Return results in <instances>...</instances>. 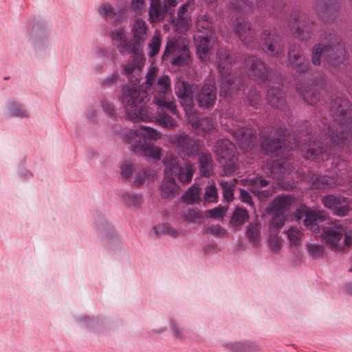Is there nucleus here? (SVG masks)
Returning <instances> with one entry per match:
<instances>
[{
    "label": "nucleus",
    "instance_id": "obj_1",
    "mask_svg": "<svg viewBox=\"0 0 352 352\" xmlns=\"http://www.w3.org/2000/svg\"><path fill=\"white\" fill-rule=\"evenodd\" d=\"M330 111L335 122L329 126L328 133L324 129H319L314 140L310 142L302 150V155L306 159L320 160L321 156L323 160L324 157L328 159L331 155L335 158L332 162L337 170L335 175L314 176L311 178V188L314 189L331 188L346 182L352 187V168H349L344 160L335 157V154L352 138L350 126L352 123L351 104L348 100L337 97L331 102Z\"/></svg>",
    "mask_w": 352,
    "mask_h": 352
},
{
    "label": "nucleus",
    "instance_id": "obj_2",
    "mask_svg": "<svg viewBox=\"0 0 352 352\" xmlns=\"http://www.w3.org/2000/svg\"><path fill=\"white\" fill-rule=\"evenodd\" d=\"M128 118L133 121L155 122L161 126L167 129H174L177 124L162 109L157 115L150 108L145 107L150 100V96L146 91L137 89L134 86H126L123 89L120 97Z\"/></svg>",
    "mask_w": 352,
    "mask_h": 352
},
{
    "label": "nucleus",
    "instance_id": "obj_3",
    "mask_svg": "<svg viewBox=\"0 0 352 352\" xmlns=\"http://www.w3.org/2000/svg\"><path fill=\"white\" fill-rule=\"evenodd\" d=\"M295 218L298 222L303 220L305 226L313 232H319L321 229L320 236L331 250H343L342 239L345 234V229L340 221L327 219L321 212H314L306 207L297 209Z\"/></svg>",
    "mask_w": 352,
    "mask_h": 352
},
{
    "label": "nucleus",
    "instance_id": "obj_4",
    "mask_svg": "<svg viewBox=\"0 0 352 352\" xmlns=\"http://www.w3.org/2000/svg\"><path fill=\"white\" fill-rule=\"evenodd\" d=\"M157 69H151L146 75L145 86L142 88L147 93V89L152 90L153 103L159 109H166L171 113L177 115V106L172 95L171 80L168 75H163L156 79Z\"/></svg>",
    "mask_w": 352,
    "mask_h": 352
},
{
    "label": "nucleus",
    "instance_id": "obj_5",
    "mask_svg": "<svg viewBox=\"0 0 352 352\" xmlns=\"http://www.w3.org/2000/svg\"><path fill=\"white\" fill-rule=\"evenodd\" d=\"M161 133L149 127L142 126L140 129L129 130L124 135V141L131 146V150L136 154L160 159L161 148L149 142L146 138L157 140L160 138Z\"/></svg>",
    "mask_w": 352,
    "mask_h": 352
},
{
    "label": "nucleus",
    "instance_id": "obj_6",
    "mask_svg": "<svg viewBox=\"0 0 352 352\" xmlns=\"http://www.w3.org/2000/svg\"><path fill=\"white\" fill-rule=\"evenodd\" d=\"M216 56L220 74V95L225 98H231L243 86L241 77H235L232 72L234 58L224 47L218 50Z\"/></svg>",
    "mask_w": 352,
    "mask_h": 352
},
{
    "label": "nucleus",
    "instance_id": "obj_7",
    "mask_svg": "<svg viewBox=\"0 0 352 352\" xmlns=\"http://www.w3.org/2000/svg\"><path fill=\"white\" fill-rule=\"evenodd\" d=\"M323 41L314 46L311 53V62L314 65H320L323 57L332 66H338L346 59V52L339 36L329 34Z\"/></svg>",
    "mask_w": 352,
    "mask_h": 352
},
{
    "label": "nucleus",
    "instance_id": "obj_8",
    "mask_svg": "<svg viewBox=\"0 0 352 352\" xmlns=\"http://www.w3.org/2000/svg\"><path fill=\"white\" fill-rule=\"evenodd\" d=\"M288 65L298 74H305L317 86L324 80V76L319 72L314 74L310 69L309 58L306 56L300 43H292L287 52Z\"/></svg>",
    "mask_w": 352,
    "mask_h": 352
},
{
    "label": "nucleus",
    "instance_id": "obj_9",
    "mask_svg": "<svg viewBox=\"0 0 352 352\" xmlns=\"http://www.w3.org/2000/svg\"><path fill=\"white\" fill-rule=\"evenodd\" d=\"M287 24L295 38L301 41L311 38L314 21L304 12L298 10L293 11Z\"/></svg>",
    "mask_w": 352,
    "mask_h": 352
},
{
    "label": "nucleus",
    "instance_id": "obj_10",
    "mask_svg": "<svg viewBox=\"0 0 352 352\" xmlns=\"http://www.w3.org/2000/svg\"><path fill=\"white\" fill-rule=\"evenodd\" d=\"M286 131L283 128H274L268 126L266 129L261 131L262 139L261 146L265 153L272 156H278L283 149L282 138L285 136Z\"/></svg>",
    "mask_w": 352,
    "mask_h": 352
},
{
    "label": "nucleus",
    "instance_id": "obj_11",
    "mask_svg": "<svg viewBox=\"0 0 352 352\" xmlns=\"http://www.w3.org/2000/svg\"><path fill=\"white\" fill-rule=\"evenodd\" d=\"M169 142L175 146L178 155L183 160H185L186 157H195L201 147L200 140L184 133L170 136Z\"/></svg>",
    "mask_w": 352,
    "mask_h": 352
},
{
    "label": "nucleus",
    "instance_id": "obj_12",
    "mask_svg": "<svg viewBox=\"0 0 352 352\" xmlns=\"http://www.w3.org/2000/svg\"><path fill=\"white\" fill-rule=\"evenodd\" d=\"M214 152L217 160L221 163L228 173L236 170L237 156L235 146L228 140H219L214 146Z\"/></svg>",
    "mask_w": 352,
    "mask_h": 352
},
{
    "label": "nucleus",
    "instance_id": "obj_13",
    "mask_svg": "<svg viewBox=\"0 0 352 352\" xmlns=\"http://www.w3.org/2000/svg\"><path fill=\"white\" fill-rule=\"evenodd\" d=\"M174 58L170 61L173 65L185 66L191 60L190 52L188 46L175 40H169L162 55L163 60H168L170 56Z\"/></svg>",
    "mask_w": 352,
    "mask_h": 352
},
{
    "label": "nucleus",
    "instance_id": "obj_14",
    "mask_svg": "<svg viewBox=\"0 0 352 352\" xmlns=\"http://www.w3.org/2000/svg\"><path fill=\"white\" fill-rule=\"evenodd\" d=\"M166 166L165 172L171 177H176L182 183H190L195 171L193 164L185 162L182 166L177 157H166L164 160Z\"/></svg>",
    "mask_w": 352,
    "mask_h": 352
},
{
    "label": "nucleus",
    "instance_id": "obj_15",
    "mask_svg": "<svg viewBox=\"0 0 352 352\" xmlns=\"http://www.w3.org/2000/svg\"><path fill=\"white\" fill-rule=\"evenodd\" d=\"M197 87L196 85L189 84L184 81H179L175 84V94L179 99L186 116L192 112Z\"/></svg>",
    "mask_w": 352,
    "mask_h": 352
},
{
    "label": "nucleus",
    "instance_id": "obj_16",
    "mask_svg": "<svg viewBox=\"0 0 352 352\" xmlns=\"http://www.w3.org/2000/svg\"><path fill=\"white\" fill-rule=\"evenodd\" d=\"M244 67L247 74L256 80L264 82L268 77L266 65L256 56H248L244 60Z\"/></svg>",
    "mask_w": 352,
    "mask_h": 352
},
{
    "label": "nucleus",
    "instance_id": "obj_17",
    "mask_svg": "<svg viewBox=\"0 0 352 352\" xmlns=\"http://www.w3.org/2000/svg\"><path fill=\"white\" fill-rule=\"evenodd\" d=\"M324 206L339 217L347 215L350 211L349 198L340 195H328L322 197Z\"/></svg>",
    "mask_w": 352,
    "mask_h": 352
},
{
    "label": "nucleus",
    "instance_id": "obj_18",
    "mask_svg": "<svg viewBox=\"0 0 352 352\" xmlns=\"http://www.w3.org/2000/svg\"><path fill=\"white\" fill-rule=\"evenodd\" d=\"M261 43L266 52L272 56H278L283 53L284 42L274 31L264 30L261 36Z\"/></svg>",
    "mask_w": 352,
    "mask_h": 352
},
{
    "label": "nucleus",
    "instance_id": "obj_19",
    "mask_svg": "<svg viewBox=\"0 0 352 352\" xmlns=\"http://www.w3.org/2000/svg\"><path fill=\"white\" fill-rule=\"evenodd\" d=\"M230 133L236 140L239 146L243 151L248 152L251 150L256 143V137L253 131L243 126L232 128Z\"/></svg>",
    "mask_w": 352,
    "mask_h": 352
},
{
    "label": "nucleus",
    "instance_id": "obj_20",
    "mask_svg": "<svg viewBox=\"0 0 352 352\" xmlns=\"http://www.w3.org/2000/svg\"><path fill=\"white\" fill-rule=\"evenodd\" d=\"M142 66L143 58H142V52L138 54H133L131 58L124 65V74L133 85H125L124 87L126 86H134L138 89L143 90L135 85L140 78Z\"/></svg>",
    "mask_w": 352,
    "mask_h": 352
},
{
    "label": "nucleus",
    "instance_id": "obj_21",
    "mask_svg": "<svg viewBox=\"0 0 352 352\" xmlns=\"http://www.w3.org/2000/svg\"><path fill=\"white\" fill-rule=\"evenodd\" d=\"M195 8L194 1H188L179 9L177 18L174 21L177 31L183 33L188 30L192 24L191 14Z\"/></svg>",
    "mask_w": 352,
    "mask_h": 352
},
{
    "label": "nucleus",
    "instance_id": "obj_22",
    "mask_svg": "<svg viewBox=\"0 0 352 352\" xmlns=\"http://www.w3.org/2000/svg\"><path fill=\"white\" fill-rule=\"evenodd\" d=\"M216 99V88L214 85H205L201 88L197 87L196 101L200 108L205 109L212 107Z\"/></svg>",
    "mask_w": 352,
    "mask_h": 352
},
{
    "label": "nucleus",
    "instance_id": "obj_23",
    "mask_svg": "<svg viewBox=\"0 0 352 352\" xmlns=\"http://www.w3.org/2000/svg\"><path fill=\"white\" fill-rule=\"evenodd\" d=\"M234 31L239 39L249 47H254V32L250 22L245 18H238L235 24Z\"/></svg>",
    "mask_w": 352,
    "mask_h": 352
},
{
    "label": "nucleus",
    "instance_id": "obj_24",
    "mask_svg": "<svg viewBox=\"0 0 352 352\" xmlns=\"http://www.w3.org/2000/svg\"><path fill=\"white\" fill-rule=\"evenodd\" d=\"M340 6L337 0H317L316 10L319 16L327 21L335 20L338 16Z\"/></svg>",
    "mask_w": 352,
    "mask_h": 352
},
{
    "label": "nucleus",
    "instance_id": "obj_25",
    "mask_svg": "<svg viewBox=\"0 0 352 352\" xmlns=\"http://www.w3.org/2000/svg\"><path fill=\"white\" fill-rule=\"evenodd\" d=\"M148 26L146 22L142 19H137L135 21L133 28V38L132 45L133 49L140 54L142 51V45L147 38Z\"/></svg>",
    "mask_w": 352,
    "mask_h": 352
},
{
    "label": "nucleus",
    "instance_id": "obj_26",
    "mask_svg": "<svg viewBox=\"0 0 352 352\" xmlns=\"http://www.w3.org/2000/svg\"><path fill=\"white\" fill-rule=\"evenodd\" d=\"M112 41L121 54L126 52L138 54L132 45V40H128L126 31L124 28H116L112 32Z\"/></svg>",
    "mask_w": 352,
    "mask_h": 352
},
{
    "label": "nucleus",
    "instance_id": "obj_27",
    "mask_svg": "<svg viewBox=\"0 0 352 352\" xmlns=\"http://www.w3.org/2000/svg\"><path fill=\"white\" fill-rule=\"evenodd\" d=\"M263 168L265 173L278 179L279 175L289 173L293 169V166L288 160L278 159L267 161Z\"/></svg>",
    "mask_w": 352,
    "mask_h": 352
},
{
    "label": "nucleus",
    "instance_id": "obj_28",
    "mask_svg": "<svg viewBox=\"0 0 352 352\" xmlns=\"http://www.w3.org/2000/svg\"><path fill=\"white\" fill-rule=\"evenodd\" d=\"M192 113L187 115L188 120L198 135H204L214 129V122L211 118L208 117L201 118Z\"/></svg>",
    "mask_w": 352,
    "mask_h": 352
},
{
    "label": "nucleus",
    "instance_id": "obj_29",
    "mask_svg": "<svg viewBox=\"0 0 352 352\" xmlns=\"http://www.w3.org/2000/svg\"><path fill=\"white\" fill-rule=\"evenodd\" d=\"M168 13L172 14V11L166 5H163L160 0H151L148 11L151 23L162 21Z\"/></svg>",
    "mask_w": 352,
    "mask_h": 352
},
{
    "label": "nucleus",
    "instance_id": "obj_30",
    "mask_svg": "<svg viewBox=\"0 0 352 352\" xmlns=\"http://www.w3.org/2000/svg\"><path fill=\"white\" fill-rule=\"evenodd\" d=\"M269 184V182L262 177H254L248 180V185L250 190L260 199L270 197L272 194V190H262L265 186Z\"/></svg>",
    "mask_w": 352,
    "mask_h": 352
},
{
    "label": "nucleus",
    "instance_id": "obj_31",
    "mask_svg": "<svg viewBox=\"0 0 352 352\" xmlns=\"http://www.w3.org/2000/svg\"><path fill=\"white\" fill-rule=\"evenodd\" d=\"M161 194L165 199H173L179 194L180 189L175 179L165 173L164 179L161 185Z\"/></svg>",
    "mask_w": 352,
    "mask_h": 352
},
{
    "label": "nucleus",
    "instance_id": "obj_32",
    "mask_svg": "<svg viewBox=\"0 0 352 352\" xmlns=\"http://www.w3.org/2000/svg\"><path fill=\"white\" fill-rule=\"evenodd\" d=\"M207 3H212L217 0H204ZM261 0H227L230 8L235 12H247L258 6Z\"/></svg>",
    "mask_w": 352,
    "mask_h": 352
},
{
    "label": "nucleus",
    "instance_id": "obj_33",
    "mask_svg": "<svg viewBox=\"0 0 352 352\" xmlns=\"http://www.w3.org/2000/svg\"><path fill=\"white\" fill-rule=\"evenodd\" d=\"M268 104L274 108H281L285 104V94L280 86L271 87L267 93Z\"/></svg>",
    "mask_w": 352,
    "mask_h": 352
},
{
    "label": "nucleus",
    "instance_id": "obj_34",
    "mask_svg": "<svg viewBox=\"0 0 352 352\" xmlns=\"http://www.w3.org/2000/svg\"><path fill=\"white\" fill-rule=\"evenodd\" d=\"M208 36H198L196 38L197 54L204 61L207 60L210 55L211 46Z\"/></svg>",
    "mask_w": 352,
    "mask_h": 352
},
{
    "label": "nucleus",
    "instance_id": "obj_35",
    "mask_svg": "<svg viewBox=\"0 0 352 352\" xmlns=\"http://www.w3.org/2000/svg\"><path fill=\"white\" fill-rule=\"evenodd\" d=\"M199 168L201 175L209 177L212 172L213 161L208 152H201L198 158Z\"/></svg>",
    "mask_w": 352,
    "mask_h": 352
},
{
    "label": "nucleus",
    "instance_id": "obj_36",
    "mask_svg": "<svg viewBox=\"0 0 352 352\" xmlns=\"http://www.w3.org/2000/svg\"><path fill=\"white\" fill-rule=\"evenodd\" d=\"M298 91L304 100L309 104L316 105L319 101L318 90L313 87L303 85L298 87Z\"/></svg>",
    "mask_w": 352,
    "mask_h": 352
},
{
    "label": "nucleus",
    "instance_id": "obj_37",
    "mask_svg": "<svg viewBox=\"0 0 352 352\" xmlns=\"http://www.w3.org/2000/svg\"><path fill=\"white\" fill-rule=\"evenodd\" d=\"M226 346L232 352H256L258 348L257 344L249 340L228 343Z\"/></svg>",
    "mask_w": 352,
    "mask_h": 352
},
{
    "label": "nucleus",
    "instance_id": "obj_38",
    "mask_svg": "<svg viewBox=\"0 0 352 352\" xmlns=\"http://www.w3.org/2000/svg\"><path fill=\"white\" fill-rule=\"evenodd\" d=\"M294 204V199L290 195H281L276 197L272 203V210L274 212H283L288 210Z\"/></svg>",
    "mask_w": 352,
    "mask_h": 352
},
{
    "label": "nucleus",
    "instance_id": "obj_39",
    "mask_svg": "<svg viewBox=\"0 0 352 352\" xmlns=\"http://www.w3.org/2000/svg\"><path fill=\"white\" fill-rule=\"evenodd\" d=\"M6 113L8 116L28 118V113L25 108L20 103L14 101L8 102L6 107Z\"/></svg>",
    "mask_w": 352,
    "mask_h": 352
},
{
    "label": "nucleus",
    "instance_id": "obj_40",
    "mask_svg": "<svg viewBox=\"0 0 352 352\" xmlns=\"http://www.w3.org/2000/svg\"><path fill=\"white\" fill-rule=\"evenodd\" d=\"M249 219L248 212L245 209L237 207L233 212L230 223L234 226H239L245 223Z\"/></svg>",
    "mask_w": 352,
    "mask_h": 352
},
{
    "label": "nucleus",
    "instance_id": "obj_41",
    "mask_svg": "<svg viewBox=\"0 0 352 352\" xmlns=\"http://www.w3.org/2000/svg\"><path fill=\"white\" fill-rule=\"evenodd\" d=\"M235 184V180L230 182H221L220 184L223 189V198L228 202H230L233 199Z\"/></svg>",
    "mask_w": 352,
    "mask_h": 352
},
{
    "label": "nucleus",
    "instance_id": "obj_42",
    "mask_svg": "<svg viewBox=\"0 0 352 352\" xmlns=\"http://www.w3.org/2000/svg\"><path fill=\"white\" fill-rule=\"evenodd\" d=\"M157 235L160 234H168L172 237H177L179 236V232L174 229L168 223H162L153 228Z\"/></svg>",
    "mask_w": 352,
    "mask_h": 352
},
{
    "label": "nucleus",
    "instance_id": "obj_43",
    "mask_svg": "<svg viewBox=\"0 0 352 352\" xmlns=\"http://www.w3.org/2000/svg\"><path fill=\"white\" fill-rule=\"evenodd\" d=\"M196 27L199 32H203L207 31L208 34L206 36H212L214 30L212 27L210 17L204 16V18H201L196 22Z\"/></svg>",
    "mask_w": 352,
    "mask_h": 352
},
{
    "label": "nucleus",
    "instance_id": "obj_44",
    "mask_svg": "<svg viewBox=\"0 0 352 352\" xmlns=\"http://www.w3.org/2000/svg\"><path fill=\"white\" fill-rule=\"evenodd\" d=\"M99 14L107 20L114 19L117 14L113 8L108 3H104L98 8Z\"/></svg>",
    "mask_w": 352,
    "mask_h": 352
},
{
    "label": "nucleus",
    "instance_id": "obj_45",
    "mask_svg": "<svg viewBox=\"0 0 352 352\" xmlns=\"http://www.w3.org/2000/svg\"><path fill=\"white\" fill-rule=\"evenodd\" d=\"M302 234L296 228H291L287 231V237L292 246H298L301 241Z\"/></svg>",
    "mask_w": 352,
    "mask_h": 352
},
{
    "label": "nucleus",
    "instance_id": "obj_46",
    "mask_svg": "<svg viewBox=\"0 0 352 352\" xmlns=\"http://www.w3.org/2000/svg\"><path fill=\"white\" fill-rule=\"evenodd\" d=\"M162 39L159 35H154L148 44L149 52L151 57L155 56L160 49Z\"/></svg>",
    "mask_w": 352,
    "mask_h": 352
},
{
    "label": "nucleus",
    "instance_id": "obj_47",
    "mask_svg": "<svg viewBox=\"0 0 352 352\" xmlns=\"http://www.w3.org/2000/svg\"><path fill=\"white\" fill-rule=\"evenodd\" d=\"M122 200L126 205L131 207H138L141 204V197L137 194L125 193Z\"/></svg>",
    "mask_w": 352,
    "mask_h": 352
},
{
    "label": "nucleus",
    "instance_id": "obj_48",
    "mask_svg": "<svg viewBox=\"0 0 352 352\" xmlns=\"http://www.w3.org/2000/svg\"><path fill=\"white\" fill-rule=\"evenodd\" d=\"M199 189L197 187L189 188L183 196L185 202L188 204H194L199 199Z\"/></svg>",
    "mask_w": 352,
    "mask_h": 352
},
{
    "label": "nucleus",
    "instance_id": "obj_49",
    "mask_svg": "<svg viewBox=\"0 0 352 352\" xmlns=\"http://www.w3.org/2000/svg\"><path fill=\"white\" fill-rule=\"evenodd\" d=\"M307 248L309 254L314 258L321 257L324 252V246L322 245L308 243Z\"/></svg>",
    "mask_w": 352,
    "mask_h": 352
},
{
    "label": "nucleus",
    "instance_id": "obj_50",
    "mask_svg": "<svg viewBox=\"0 0 352 352\" xmlns=\"http://www.w3.org/2000/svg\"><path fill=\"white\" fill-rule=\"evenodd\" d=\"M247 235L250 241L256 244L260 235L258 226L256 224H250L247 229Z\"/></svg>",
    "mask_w": 352,
    "mask_h": 352
},
{
    "label": "nucleus",
    "instance_id": "obj_51",
    "mask_svg": "<svg viewBox=\"0 0 352 352\" xmlns=\"http://www.w3.org/2000/svg\"><path fill=\"white\" fill-rule=\"evenodd\" d=\"M218 197L217 189L214 185H210L206 188L204 199L207 202H214Z\"/></svg>",
    "mask_w": 352,
    "mask_h": 352
},
{
    "label": "nucleus",
    "instance_id": "obj_52",
    "mask_svg": "<svg viewBox=\"0 0 352 352\" xmlns=\"http://www.w3.org/2000/svg\"><path fill=\"white\" fill-rule=\"evenodd\" d=\"M285 217L283 212H274V215L271 221V225L277 230H279L284 224Z\"/></svg>",
    "mask_w": 352,
    "mask_h": 352
},
{
    "label": "nucleus",
    "instance_id": "obj_53",
    "mask_svg": "<svg viewBox=\"0 0 352 352\" xmlns=\"http://www.w3.org/2000/svg\"><path fill=\"white\" fill-rule=\"evenodd\" d=\"M248 100L250 105L256 107L261 101V94L256 89H251L248 94Z\"/></svg>",
    "mask_w": 352,
    "mask_h": 352
},
{
    "label": "nucleus",
    "instance_id": "obj_54",
    "mask_svg": "<svg viewBox=\"0 0 352 352\" xmlns=\"http://www.w3.org/2000/svg\"><path fill=\"white\" fill-rule=\"evenodd\" d=\"M133 170L134 168L131 162H126L121 166V175L125 179H128L131 177Z\"/></svg>",
    "mask_w": 352,
    "mask_h": 352
},
{
    "label": "nucleus",
    "instance_id": "obj_55",
    "mask_svg": "<svg viewBox=\"0 0 352 352\" xmlns=\"http://www.w3.org/2000/svg\"><path fill=\"white\" fill-rule=\"evenodd\" d=\"M270 245L273 252H278L280 247L282 243L281 239L277 235H270L269 238Z\"/></svg>",
    "mask_w": 352,
    "mask_h": 352
},
{
    "label": "nucleus",
    "instance_id": "obj_56",
    "mask_svg": "<svg viewBox=\"0 0 352 352\" xmlns=\"http://www.w3.org/2000/svg\"><path fill=\"white\" fill-rule=\"evenodd\" d=\"M148 174L151 175V170H142L136 174L135 179L133 181L134 186L138 187L144 184V182Z\"/></svg>",
    "mask_w": 352,
    "mask_h": 352
},
{
    "label": "nucleus",
    "instance_id": "obj_57",
    "mask_svg": "<svg viewBox=\"0 0 352 352\" xmlns=\"http://www.w3.org/2000/svg\"><path fill=\"white\" fill-rule=\"evenodd\" d=\"M131 9L136 14H141L144 9V0H132Z\"/></svg>",
    "mask_w": 352,
    "mask_h": 352
},
{
    "label": "nucleus",
    "instance_id": "obj_58",
    "mask_svg": "<svg viewBox=\"0 0 352 352\" xmlns=\"http://www.w3.org/2000/svg\"><path fill=\"white\" fill-rule=\"evenodd\" d=\"M208 230L211 234L216 236H224L226 234V231L219 225L212 226Z\"/></svg>",
    "mask_w": 352,
    "mask_h": 352
},
{
    "label": "nucleus",
    "instance_id": "obj_59",
    "mask_svg": "<svg viewBox=\"0 0 352 352\" xmlns=\"http://www.w3.org/2000/svg\"><path fill=\"white\" fill-rule=\"evenodd\" d=\"M118 78V74H116V73L112 74L109 75L108 77H107L105 79H104L102 80V83L104 85H108V86L112 85L117 82Z\"/></svg>",
    "mask_w": 352,
    "mask_h": 352
},
{
    "label": "nucleus",
    "instance_id": "obj_60",
    "mask_svg": "<svg viewBox=\"0 0 352 352\" xmlns=\"http://www.w3.org/2000/svg\"><path fill=\"white\" fill-rule=\"evenodd\" d=\"M102 107L103 110L109 115L113 116L115 113V109L113 104L107 101L102 102Z\"/></svg>",
    "mask_w": 352,
    "mask_h": 352
},
{
    "label": "nucleus",
    "instance_id": "obj_61",
    "mask_svg": "<svg viewBox=\"0 0 352 352\" xmlns=\"http://www.w3.org/2000/svg\"><path fill=\"white\" fill-rule=\"evenodd\" d=\"M225 212L226 210L221 208H214L208 211L209 215L214 218H219L223 217Z\"/></svg>",
    "mask_w": 352,
    "mask_h": 352
},
{
    "label": "nucleus",
    "instance_id": "obj_62",
    "mask_svg": "<svg viewBox=\"0 0 352 352\" xmlns=\"http://www.w3.org/2000/svg\"><path fill=\"white\" fill-rule=\"evenodd\" d=\"M240 197L243 202L252 204V198L248 192H247L245 190H240Z\"/></svg>",
    "mask_w": 352,
    "mask_h": 352
},
{
    "label": "nucleus",
    "instance_id": "obj_63",
    "mask_svg": "<svg viewBox=\"0 0 352 352\" xmlns=\"http://www.w3.org/2000/svg\"><path fill=\"white\" fill-rule=\"evenodd\" d=\"M284 7V5L282 2L276 3V5L273 6V10H269V12L271 14H276L277 12L280 11V10Z\"/></svg>",
    "mask_w": 352,
    "mask_h": 352
},
{
    "label": "nucleus",
    "instance_id": "obj_64",
    "mask_svg": "<svg viewBox=\"0 0 352 352\" xmlns=\"http://www.w3.org/2000/svg\"><path fill=\"white\" fill-rule=\"evenodd\" d=\"M342 243L343 248L344 246H350L351 245H352V236L345 234L342 239Z\"/></svg>",
    "mask_w": 352,
    "mask_h": 352
}]
</instances>
